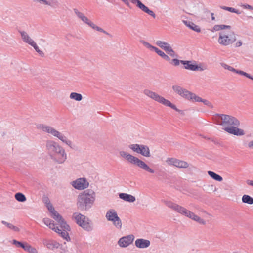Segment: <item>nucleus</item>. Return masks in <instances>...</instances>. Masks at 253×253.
I'll list each match as a JSON object with an SVG mask.
<instances>
[{
  "instance_id": "obj_48",
  "label": "nucleus",
  "mask_w": 253,
  "mask_h": 253,
  "mask_svg": "<svg viewBox=\"0 0 253 253\" xmlns=\"http://www.w3.org/2000/svg\"><path fill=\"white\" fill-rule=\"evenodd\" d=\"M246 183L248 185L253 186V180H247Z\"/></svg>"
},
{
  "instance_id": "obj_31",
  "label": "nucleus",
  "mask_w": 253,
  "mask_h": 253,
  "mask_svg": "<svg viewBox=\"0 0 253 253\" xmlns=\"http://www.w3.org/2000/svg\"><path fill=\"white\" fill-rule=\"evenodd\" d=\"M197 97L198 99H195L194 100V102H203L205 105L208 106L209 107H210L211 108H213L212 104L210 102L208 101L207 100L203 99L201 97H200L199 96H198L197 95Z\"/></svg>"
},
{
  "instance_id": "obj_10",
  "label": "nucleus",
  "mask_w": 253,
  "mask_h": 253,
  "mask_svg": "<svg viewBox=\"0 0 253 253\" xmlns=\"http://www.w3.org/2000/svg\"><path fill=\"white\" fill-rule=\"evenodd\" d=\"M77 224L84 230L90 232L93 230V225L90 220L84 215L76 212L73 215Z\"/></svg>"
},
{
  "instance_id": "obj_20",
  "label": "nucleus",
  "mask_w": 253,
  "mask_h": 253,
  "mask_svg": "<svg viewBox=\"0 0 253 253\" xmlns=\"http://www.w3.org/2000/svg\"><path fill=\"white\" fill-rule=\"evenodd\" d=\"M156 44L157 46L164 50L171 57L175 56V53L168 42L160 40L156 41Z\"/></svg>"
},
{
  "instance_id": "obj_17",
  "label": "nucleus",
  "mask_w": 253,
  "mask_h": 253,
  "mask_svg": "<svg viewBox=\"0 0 253 253\" xmlns=\"http://www.w3.org/2000/svg\"><path fill=\"white\" fill-rule=\"evenodd\" d=\"M71 185L76 189L84 190L88 187L89 183L84 178H79L70 183Z\"/></svg>"
},
{
  "instance_id": "obj_52",
  "label": "nucleus",
  "mask_w": 253,
  "mask_h": 253,
  "mask_svg": "<svg viewBox=\"0 0 253 253\" xmlns=\"http://www.w3.org/2000/svg\"><path fill=\"white\" fill-rule=\"evenodd\" d=\"M211 19L212 20H215V17L214 16V14L213 13H211Z\"/></svg>"
},
{
  "instance_id": "obj_34",
  "label": "nucleus",
  "mask_w": 253,
  "mask_h": 253,
  "mask_svg": "<svg viewBox=\"0 0 253 253\" xmlns=\"http://www.w3.org/2000/svg\"><path fill=\"white\" fill-rule=\"evenodd\" d=\"M176 160V158L174 157H168L166 159L165 162L168 166L174 167Z\"/></svg>"
},
{
  "instance_id": "obj_40",
  "label": "nucleus",
  "mask_w": 253,
  "mask_h": 253,
  "mask_svg": "<svg viewBox=\"0 0 253 253\" xmlns=\"http://www.w3.org/2000/svg\"><path fill=\"white\" fill-rule=\"evenodd\" d=\"M154 51H155L161 57H163L165 55V53L163 51L157 47L155 49Z\"/></svg>"
},
{
  "instance_id": "obj_7",
  "label": "nucleus",
  "mask_w": 253,
  "mask_h": 253,
  "mask_svg": "<svg viewBox=\"0 0 253 253\" xmlns=\"http://www.w3.org/2000/svg\"><path fill=\"white\" fill-rule=\"evenodd\" d=\"M119 154L121 157L130 164L137 166L150 173H155V170L153 169L150 168L146 163L139 159L138 158L125 151H120Z\"/></svg>"
},
{
  "instance_id": "obj_13",
  "label": "nucleus",
  "mask_w": 253,
  "mask_h": 253,
  "mask_svg": "<svg viewBox=\"0 0 253 253\" xmlns=\"http://www.w3.org/2000/svg\"><path fill=\"white\" fill-rule=\"evenodd\" d=\"M196 62L193 60H183L181 64L183 65L184 69L192 71H204L208 69L206 64L203 63L196 64Z\"/></svg>"
},
{
  "instance_id": "obj_46",
  "label": "nucleus",
  "mask_w": 253,
  "mask_h": 253,
  "mask_svg": "<svg viewBox=\"0 0 253 253\" xmlns=\"http://www.w3.org/2000/svg\"><path fill=\"white\" fill-rule=\"evenodd\" d=\"M127 6L130 7L129 0H121Z\"/></svg>"
},
{
  "instance_id": "obj_32",
  "label": "nucleus",
  "mask_w": 253,
  "mask_h": 253,
  "mask_svg": "<svg viewBox=\"0 0 253 253\" xmlns=\"http://www.w3.org/2000/svg\"><path fill=\"white\" fill-rule=\"evenodd\" d=\"M1 223L5 225L6 227H7L9 229L14 231H15V232H19V228L17 227V226H15L14 225H13V224H12L11 223H8V222H7L5 221H1Z\"/></svg>"
},
{
  "instance_id": "obj_6",
  "label": "nucleus",
  "mask_w": 253,
  "mask_h": 253,
  "mask_svg": "<svg viewBox=\"0 0 253 253\" xmlns=\"http://www.w3.org/2000/svg\"><path fill=\"white\" fill-rule=\"evenodd\" d=\"M163 202L169 208L174 210L179 214L197 222L202 225H205L206 224V221L203 219L195 214L193 212L185 208L169 201L163 200Z\"/></svg>"
},
{
  "instance_id": "obj_1",
  "label": "nucleus",
  "mask_w": 253,
  "mask_h": 253,
  "mask_svg": "<svg viewBox=\"0 0 253 253\" xmlns=\"http://www.w3.org/2000/svg\"><path fill=\"white\" fill-rule=\"evenodd\" d=\"M216 124L223 126V129L229 134L236 136H243L245 131L238 128L239 121L235 117L225 114H217L215 117Z\"/></svg>"
},
{
  "instance_id": "obj_14",
  "label": "nucleus",
  "mask_w": 253,
  "mask_h": 253,
  "mask_svg": "<svg viewBox=\"0 0 253 253\" xmlns=\"http://www.w3.org/2000/svg\"><path fill=\"white\" fill-rule=\"evenodd\" d=\"M21 39L24 42L31 45L35 51L42 57L44 56V52L39 49V46L34 40L30 36L28 33L25 31H19Z\"/></svg>"
},
{
  "instance_id": "obj_16",
  "label": "nucleus",
  "mask_w": 253,
  "mask_h": 253,
  "mask_svg": "<svg viewBox=\"0 0 253 253\" xmlns=\"http://www.w3.org/2000/svg\"><path fill=\"white\" fill-rule=\"evenodd\" d=\"M46 207L51 213V216L58 223H59L61 227L66 229L69 228V225L65 221L61 215L57 212L54 209L50 202H48L47 204Z\"/></svg>"
},
{
  "instance_id": "obj_27",
  "label": "nucleus",
  "mask_w": 253,
  "mask_h": 253,
  "mask_svg": "<svg viewBox=\"0 0 253 253\" xmlns=\"http://www.w3.org/2000/svg\"><path fill=\"white\" fill-rule=\"evenodd\" d=\"M139 154L145 157H150V151L149 147L147 145H141Z\"/></svg>"
},
{
  "instance_id": "obj_19",
  "label": "nucleus",
  "mask_w": 253,
  "mask_h": 253,
  "mask_svg": "<svg viewBox=\"0 0 253 253\" xmlns=\"http://www.w3.org/2000/svg\"><path fill=\"white\" fill-rule=\"evenodd\" d=\"M32 1L35 4L49 6L52 8H58L59 6L58 0H32Z\"/></svg>"
},
{
  "instance_id": "obj_18",
  "label": "nucleus",
  "mask_w": 253,
  "mask_h": 253,
  "mask_svg": "<svg viewBox=\"0 0 253 253\" xmlns=\"http://www.w3.org/2000/svg\"><path fill=\"white\" fill-rule=\"evenodd\" d=\"M135 237L132 234L128 235L121 237L118 241V245L122 248H126L131 245Z\"/></svg>"
},
{
  "instance_id": "obj_24",
  "label": "nucleus",
  "mask_w": 253,
  "mask_h": 253,
  "mask_svg": "<svg viewBox=\"0 0 253 253\" xmlns=\"http://www.w3.org/2000/svg\"><path fill=\"white\" fill-rule=\"evenodd\" d=\"M43 243L46 248L49 250H53L59 247V244L56 241L52 240H44Z\"/></svg>"
},
{
  "instance_id": "obj_21",
  "label": "nucleus",
  "mask_w": 253,
  "mask_h": 253,
  "mask_svg": "<svg viewBox=\"0 0 253 253\" xmlns=\"http://www.w3.org/2000/svg\"><path fill=\"white\" fill-rule=\"evenodd\" d=\"M130 2L132 4H136V6L144 12H145L154 18L156 17V15L154 12L150 10L148 7L145 6L139 0H129V2Z\"/></svg>"
},
{
  "instance_id": "obj_49",
  "label": "nucleus",
  "mask_w": 253,
  "mask_h": 253,
  "mask_svg": "<svg viewBox=\"0 0 253 253\" xmlns=\"http://www.w3.org/2000/svg\"><path fill=\"white\" fill-rule=\"evenodd\" d=\"M242 45V42L241 41H239L236 43V47H240Z\"/></svg>"
},
{
  "instance_id": "obj_3",
  "label": "nucleus",
  "mask_w": 253,
  "mask_h": 253,
  "mask_svg": "<svg viewBox=\"0 0 253 253\" xmlns=\"http://www.w3.org/2000/svg\"><path fill=\"white\" fill-rule=\"evenodd\" d=\"M211 31L213 32L220 31L219 33L218 42L221 45L229 46L236 40V34L230 25H215Z\"/></svg>"
},
{
  "instance_id": "obj_28",
  "label": "nucleus",
  "mask_w": 253,
  "mask_h": 253,
  "mask_svg": "<svg viewBox=\"0 0 253 253\" xmlns=\"http://www.w3.org/2000/svg\"><path fill=\"white\" fill-rule=\"evenodd\" d=\"M189 164L187 162L178 159H176L174 166V167L178 168H187Z\"/></svg>"
},
{
  "instance_id": "obj_51",
  "label": "nucleus",
  "mask_w": 253,
  "mask_h": 253,
  "mask_svg": "<svg viewBox=\"0 0 253 253\" xmlns=\"http://www.w3.org/2000/svg\"><path fill=\"white\" fill-rule=\"evenodd\" d=\"M44 203L46 204V206L47 205V204L48 202H50V201L48 199H46L44 200Z\"/></svg>"
},
{
  "instance_id": "obj_38",
  "label": "nucleus",
  "mask_w": 253,
  "mask_h": 253,
  "mask_svg": "<svg viewBox=\"0 0 253 253\" xmlns=\"http://www.w3.org/2000/svg\"><path fill=\"white\" fill-rule=\"evenodd\" d=\"M141 42L143 44L144 46H145L147 48L150 49L151 51H154L155 49L156 48V47L152 46L148 42L142 41Z\"/></svg>"
},
{
  "instance_id": "obj_45",
  "label": "nucleus",
  "mask_w": 253,
  "mask_h": 253,
  "mask_svg": "<svg viewBox=\"0 0 253 253\" xmlns=\"http://www.w3.org/2000/svg\"><path fill=\"white\" fill-rule=\"evenodd\" d=\"M28 243H21L20 247L22 248L24 251H26V249L27 247Z\"/></svg>"
},
{
  "instance_id": "obj_15",
  "label": "nucleus",
  "mask_w": 253,
  "mask_h": 253,
  "mask_svg": "<svg viewBox=\"0 0 253 253\" xmlns=\"http://www.w3.org/2000/svg\"><path fill=\"white\" fill-rule=\"evenodd\" d=\"M172 88L175 93L186 100L194 102L195 99H198L195 94L179 85H173Z\"/></svg>"
},
{
  "instance_id": "obj_42",
  "label": "nucleus",
  "mask_w": 253,
  "mask_h": 253,
  "mask_svg": "<svg viewBox=\"0 0 253 253\" xmlns=\"http://www.w3.org/2000/svg\"><path fill=\"white\" fill-rule=\"evenodd\" d=\"M241 6L242 7H243V8L244 9H250V10H253V7H252V6H251L250 5H249V4H242L241 5Z\"/></svg>"
},
{
  "instance_id": "obj_43",
  "label": "nucleus",
  "mask_w": 253,
  "mask_h": 253,
  "mask_svg": "<svg viewBox=\"0 0 253 253\" xmlns=\"http://www.w3.org/2000/svg\"><path fill=\"white\" fill-rule=\"evenodd\" d=\"M247 148L251 150L253 149V140L250 141L247 143Z\"/></svg>"
},
{
  "instance_id": "obj_25",
  "label": "nucleus",
  "mask_w": 253,
  "mask_h": 253,
  "mask_svg": "<svg viewBox=\"0 0 253 253\" xmlns=\"http://www.w3.org/2000/svg\"><path fill=\"white\" fill-rule=\"evenodd\" d=\"M119 196L120 199L128 202H134L136 200L134 196L127 193H120Z\"/></svg>"
},
{
  "instance_id": "obj_33",
  "label": "nucleus",
  "mask_w": 253,
  "mask_h": 253,
  "mask_svg": "<svg viewBox=\"0 0 253 253\" xmlns=\"http://www.w3.org/2000/svg\"><path fill=\"white\" fill-rule=\"evenodd\" d=\"M242 200L243 203H247L248 204H253V198L248 195H244L243 196Z\"/></svg>"
},
{
  "instance_id": "obj_8",
  "label": "nucleus",
  "mask_w": 253,
  "mask_h": 253,
  "mask_svg": "<svg viewBox=\"0 0 253 253\" xmlns=\"http://www.w3.org/2000/svg\"><path fill=\"white\" fill-rule=\"evenodd\" d=\"M143 92L145 95L155 100V101L162 104L165 106L169 107L177 112H182L181 110L178 109L175 105L173 104L169 100L165 99L164 97L160 95L157 93L149 89H145Z\"/></svg>"
},
{
  "instance_id": "obj_12",
  "label": "nucleus",
  "mask_w": 253,
  "mask_h": 253,
  "mask_svg": "<svg viewBox=\"0 0 253 253\" xmlns=\"http://www.w3.org/2000/svg\"><path fill=\"white\" fill-rule=\"evenodd\" d=\"M74 12L77 17L82 21L92 28L93 29L97 31L102 32L106 35H109L108 33L104 30L101 27L96 25L93 22L89 19L84 13L79 11L77 9H74Z\"/></svg>"
},
{
  "instance_id": "obj_4",
  "label": "nucleus",
  "mask_w": 253,
  "mask_h": 253,
  "mask_svg": "<svg viewBox=\"0 0 253 253\" xmlns=\"http://www.w3.org/2000/svg\"><path fill=\"white\" fill-rule=\"evenodd\" d=\"M37 129L42 131L43 132L50 134L52 136L57 138L63 143L68 146L70 149L73 150H76L77 146L74 142L68 139L65 135H64L61 132L56 129L53 127L43 124H39L36 125Z\"/></svg>"
},
{
  "instance_id": "obj_5",
  "label": "nucleus",
  "mask_w": 253,
  "mask_h": 253,
  "mask_svg": "<svg viewBox=\"0 0 253 253\" xmlns=\"http://www.w3.org/2000/svg\"><path fill=\"white\" fill-rule=\"evenodd\" d=\"M95 200V193L87 189L80 193L77 198V206L81 211H87L91 208Z\"/></svg>"
},
{
  "instance_id": "obj_26",
  "label": "nucleus",
  "mask_w": 253,
  "mask_h": 253,
  "mask_svg": "<svg viewBox=\"0 0 253 253\" xmlns=\"http://www.w3.org/2000/svg\"><path fill=\"white\" fill-rule=\"evenodd\" d=\"M182 21L184 24L190 29L197 32H200L201 31L200 28L191 21L189 20H183Z\"/></svg>"
},
{
  "instance_id": "obj_30",
  "label": "nucleus",
  "mask_w": 253,
  "mask_h": 253,
  "mask_svg": "<svg viewBox=\"0 0 253 253\" xmlns=\"http://www.w3.org/2000/svg\"><path fill=\"white\" fill-rule=\"evenodd\" d=\"M70 98L77 101H80L82 100L83 97L81 94L76 92H72L70 94Z\"/></svg>"
},
{
  "instance_id": "obj_41",
  "label": "nucleus",
  "mask_w": 253,
  "mask_h": 253,
  "mask_svg": "<svg viewBox=\"0 0 253 253\" xmlns=\"http://www.w3.org/2000/svg\"><path fill=\"white\" fill-rule=\"evenodd\" d=\"M228 11H229V12H232V13H236L237 14H241V12H240L239 10L234 8H232V7H228Z\"/></svg>"
},
{
  "instance_id": "obj_39",
  "label": "nucleus",
  "mask_w": 253,
  "mask_h": 253,
  "mask_svg": "<svg viewBox=\"0 0 253 253\" xmlns=\"http://www.w3.org/2000/svg\"><path fill=\"white\" fill-rule=\"evenodd\" d=\"M181 62H183V60H180L178 59H173L170 63L174 66H177L180 63L181 64Z\"/></svg>"
},
{
  "instance_id": "obj_36",
  "label": "nucleus",
  "mask_w": 253,
  "mask_h": 253,
  "mask_svg": "<svg viewBox=\"0 0 253 253\" xmlns=\"http://www.w3.org/2000/svg\"><path fill=\"white\" fill-rule=\"evenodd\" d=\"M128 147L133 151L139 154L141 145L138 144H130Z\"/></svg>"
},
{
  "instance_id": "obj_37",
  "label": "nucleus",
  "mask_w": 253,
  "mask_h": 253,
  "mask_svg": "<svg viewBox=\"0 0 253 253\" xmlns=\"http://www.w3.org/2000/svg\"><path fill=\"white\" fill-rule=\"evenodd\" d=\"M25 251H26L29 253H38L37 249H36L34 247H32L29 244L27 245V247L26 248Z\"/></svg>"
},
{
  "instance_id": "obj_22",
  "label": "nucleus",
  "mask_w": 253,
  "mask_h": 253,
  "mask_svg": "<svg viewBox=\"0 0 253 253\" xmlns=\"http://www.w3.org/2000/svg\"><path fill=\"white\" fill-rule=\"evenodd\" d=\"M221 66L224 68L225 69H227L229 71H232L233 72H235L237 74H240L241 75L244 76L246 77L247 78H248L252 80H253V76H251L248 73L245 72L244 71H241V70H238L235 69H234L233 67L225 64V63H221Z\"/></svg>"
},
{
  "instance_id": "obj_29",
  "label": "nucleus",
  "mask_w": 253,
  "mask_h": 253,
  "mask_svg": "<svg viewBox=\"0 0 253 253\" xmlns=\"http://www.w3.org/2000/svg\"><path fill=\"white\" fill-rule=\"evenodd\" d=\"M208 173L210 176H211L213 179L217 181H222L223 180L222 177L219 175L215 173V172L211 171H208Z\"/></svg>"
},
{
  "instance_id": "obj_44",
  "label": "nucleus",
  "mask_w": 253,
  "mask_h": 253,
  "mask_svg": "<svg viewBox=\"0 0 253 253\" xmlns=\"http://www.w3.org/2000/svg\"><path fill=\"white\" fill-rule=\"evenodd\" d=\"M22 242L18 241L16 240H12V244L17 247H20V244Z\"/></svg>"
},
{
  "instance_id": "obj_35",
  "label": "nucleus",
  "mask_w": 253,
  "mask_h": 253,
  "mask_svg": "<svg viewBox=\"0 0 253 253\" xmlns=\"http://www.w3.org/2000/svg\"><path fill=\"white\" fill-rule=\"evenodd\" d=\"M15 199L19 202H23L26 200L25 195L21 193H17L15 195Z\"/></svg>"
},
{
  "instance_id": "obj_11",
  "label": "nucleus",
  "mask_w": 253,
  "mask_h": 253,
  "mask_svg": "<svg viewBox=\"0 0 253 253\" xmlns=\"http://www.w3.org/2000/svg\"><path fill=\"white\" fill-rule=\"evenodd\" d=\"M105 218L108 221L111 222L117 229L120 230L122 228V222L116 210L110 209L107 211Z\"/></svg>"
},
{
  "instance_id": "obj_50",
  "label": "nucleus",
  "mask_w": 253,
  "mask_h": 253,
  "mask_svg": "<svg viewBox=\"0 0 253 253\" xmlns=\"http://www.w3.org/2000/svg\"><path fill=\"white\" fill-rule=\"evenodd\" d=\"M228 7H226V6H220V8L221 9L225 10H227V11H228Z\"/></svg>"
},
{
  "instance_id": "obj_2",
  "label": "nucleus",
  "mask_w": 253,
  "mask_h": 253,
  "mask_svg": "<svg viewBox=\"0 0 253 253\" xmlns=\"http://www.w3.org/2000/svg\"><path fill=\"white\" fill-rule=\"evenodd\" d=\"M45 148L47 154L53 162L61 164L66 160L67 156L65 150L56 141L47 140Z\"/></svg>"
},
{
  "instance_id": "obj_47",
  "label": "nucleus",
  "mask_w": 253,
  "mask_h": 253,
  "mask_svg": "<svg viewBox=\"0 0 253 253\" xmlns=\"http://www.w3.org/2000/svg\"><path fill=\"white\" fill-rule=\"evenodd\" d=\"M162 58L167 61H170V59L169 57V56L167 55L166 54H165V55Z\"/></svg>"
},
{
  "instance_id": "obj_9",
  "label": "nucleus",
  "mask_w": 253,
  "mask_h": 253,
  "mask_svg": "<svg viewBox=\"0 0 253 253\" xmlns=\"http://www.w3.org/2000/svg\"><path fill=\"white\" fill-rule=\"evenodd\" d=\"M43 222L46 226H48L50 229L56 232L66 241H70V237H69V234L68 233V231H70V230L69 226V228L68 229H66L64 228L61 227V225L58 223V225L60 227V229L59 228L58 226H56V224L54 223L53 221L48 218H44L43 219Z\"/></svg>"
},
{
  "instance_id": "obj_23",
  "label": "nucleus",
  "mask_w": 253,
  "mask_h": 253,
  "mask_svg": "<svg viewBox=\"0 0 253 253\" xmlns=\"http://www.w3.org/2000/svg\"><path fill=\"white\" fill-rule=\"evenodd\" d=\"M150 241L143 238L137 239L135 241V245L137 248L144 249L150 246Z\"/></svg>"
}]
</instances>
